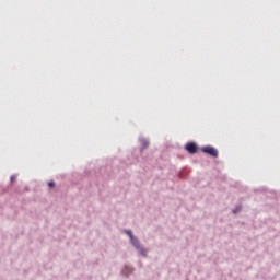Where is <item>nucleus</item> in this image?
<instances>
[{
	"mask_svg": "<svg viewBox=\"0 0 280 280\" xmlns=\"http://www.w3.org/2000/svg\"><path fill=\"white\" fill-rule=\"evenodd\" d=\"M11 180L14 182V177H11Z\"/></svg>",
	"mask_w": 280,
	"mask_h": 280,
	"instance_id": "423d86ee",
	"label": "nucleus"
},
{
	"mask_svg": "<svg viewBox=\"0 0 280 280\" xmlns=\"http://www.w3.org/2000/svg\"><path fill=\"white\" fill-rule=\"evenodd\" d=\"M201 151L205 152V154H209L210 156L218 158V150L213 147H203Z\"/></svg>",
	"mask_w": 280,
	"mask_h": 280,
	"instance_id": "f257e3e1",
	"label": "nucleus"
},
{
	"mask_svg": "<svg viewBox=\"0 0 280 280\" xmlns=\"http://www.w3.org/2000/svg\"><path fill=\"white\" fill-rule=\"evenodd\" d=\"M131 244H133L136 248H139V240H137L136 237H133V241H131Z\"/></svg>",
	"mask_w": 280,
	"mask_h": 280,
	"instance_id": "20e7f679",
	"label": "nucleus"
},
{
	"mask_svg": "<svg viewBox=\"0 0 280 280\" xmlns=\"http://www.w3.org/2000/svg\"><path fill=\"white\" fill-rule=\"evenodd\" d=\"M125 233H127L131 240V242H135V235H132V231L126 230Z\"/></svg>",
	"mask_w": 280,
	"mask_h": 280,
	"instance_id": "7ed1b4c3",
	"label": "nucleus"
},
{
	"mask_svg": "<svg viewBox=\"0 0 280 280\" xmlns=\"http://www.w3.org/2000/svg\"><path fill=\"white\" fill-rule=\"evenodd\" d=\"M186 150L187 152H189L190 154H196V152H198V145H196V143L190 142L186 145Z\"/></svg>",
	"mask_w": 280,
	"mask_h": 280,
	"instance_id": "f03ea898",
	"label": "nucleus"
},
{
	"mask_svg": "<svg viewBox=\"0 0 280 280\" xmlns=\"http://www.w3.org/2000/svg\"><path fill=\"white\" fill-rule=\"evenodd\" d=\"M48 187H56V183L49 182V183H48Z\"/></svg>",
	"mask_w": 280,
	"mask_h": 280,
	"instance_id": "39448f33",
	"label": "nucleus"
}]
</instances>
